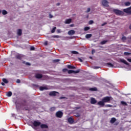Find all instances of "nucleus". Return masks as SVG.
<instances>
[{
  "instance_id": "obj_18",
  "label": "nucleus",
  "mask_w": 131,
  "mask_h": 131,
  "mask_svg": "<svg viewBox=\"0 0 131 131\" xmlns=\"http://www.w3.org/2000/svg\"><path fill=\"white\" fill-rule=\"evenodd\" d=\"M41 128H49V126L47 125V124H42L40 125Z\"/></svg>"
},
{
  "instance_id": "obj_30",
  "label": "nucleus",
  "mask_w": 131,
  "mask_h": 131,
  "mask_svg": "<svg viewBox=\"0 0 131 131\" xmlns=\"http://www.w3.org/2000/svg\"><path fill=\"white\" fill-rule=\"evenodd\" d=\"M56 29H57V28L56 27H54L51 30V33H54V32L56 31Z\"/></svg>"
},
{
  "instance_id": "obj_38",
  "label": "nucleus",
  "mask_w": 131,
  "mask_h": 131,
  "mask_svg": "<svg viewBox=\"0 0 131 131\" xmlns=\"http://www.w3.org/2000/svg\"><path fill=\"white\" fill-rule=\"evenodd\" d=\"M34 50H35V48H34V47H31L30 51H34Z\"/></svg>"
},
{
  "instance_id": "obj_50",
  "label": "nucleus",
  "mask_w": 131,
  "mask_h": 131,
  "mask_svg": "<svg viewBox=\"0 0 131 131\" xmlns=\"http://www.w3.org/2000/svg\"><path fill=\"white\" fill-rule=\"evenodd\" d=\"M78 60L79 61V62H82V59L80 58H78Z\"/></svg>"
},
{
  "instance_id": "obj_16",
  "label": "nucleus",
  "mask_w": 131,
  "mask_h": 131,
  "mask_svg": "<svg viewBox=\"0 0 131 131\" xmlns=\"http://www.w3.org/2000/svg\"><path fill=\"white\" fill-rule=\"evenodd\" d=\"M116 118L113 117L112 118L111 120H110V123H112V124H113V123H114V122H115L116 121Z\"/></svg>"
},
{
  "instance_id": "obj_42",
  "label": "nucleus",
  "mask_w": 131,
  "mask_h": 131,
  "mask_svg": "<svg viewBox=\"0 0 131 131\" xmlns=\"http://www.w3.org/2000/svg\"><path fill=\"white\" fill-rule=\"evenodd\" d=\"M24 109L26 111H30V110L28 107H25Z\"/></svg>"
},
{
  "instance_id": "obj_34",
  "label": "nucleus",
  "mask_w": 131,
  "mask_h": 131,
  "mask_svg": "<svg viewBox=\"0 0 131 131\" xmlns=\"http://www.w3.org/2000/svg\"><path fill=\"white\" fill-rule=\"evenodd\" d=\"M124 55L125 56H129V55H131V53L129 52H124Z\"/></svg>"
},
{
  "instance_id": "obj_39",
  "label": "nucleus",
  "mask_w": 131,
  "mask_h": 131,
  "mask_svg": "<svg viewBox=\"0 0 131 131\" xmlns=\"http://www.w3.org/2000/svg\"><path fill=\"white\" fill-rule=\"evenodd\" d=\"M53 37H54V38H59V35H54Z\"/></svg>"
},
{
  "instance_id": "obj_47",
  "label": "nucleus",
  "mask_w": 131,
  "mask_h": 131,
  "mask_svg": "<svg viewBox=\"0 0 131 131\" xmlns=\"http://www.w3.org/2000/svg\"><path fill=\"white\" fill-rule=\"evenodd\" d=\"M100 68V67H94V69H99Z\"/></svg>"
},
{
  "instance_id": "obj_41",
  "label": "nucleus",
  "mask_w": 131,
  "mask_h": 131,
  "mask_svg": "<svg viewBox=\"0 0 131 131\" xmlns=\"http://www.w3.org/2000/svg\"><path fill=\"white\" fill-rule=\"evenodd\" d=\"M95 53H96V51L95 50V49H93L92 51V55H94V54H95Z\"/></svg>"
},
{
  "instance_id": "obj_32",
  "label": "nucleus",
  "mask_w": 131,
  "mask_h": 131,
  "mask_svg": "<svg viewBox=\"0 0 131 131\" xmlns=\"http://www.w3.org/2000/svg\"><path fill=\"white\" fill-rule=\"evenodd\" d=\"M71 53H72V54H75V55H78V52H77V51H72V52H71Z\"/></svg>"
},
{
  "instance_id": "obj_51",
  "label": "nucleus",
  "mask_w": 131,
  "mask_h": 131,
  "mask_svg": "<svg viewBox=\"0 0 131 131\" xmlns=\"http://www.w3.org/2000/svg\"><path fill=\"white\" fill-rule=\"evenodd\" d=\"M66 97H60V99L62 100V99H66Z\"/></svg>"
},
{
  "instance_id": "obj_6",
  "label": "nucleus",
  "mask_w": 131,
  "mask_h": 131,
  "mask_svg": "<svg viewBox=\"0 0 131 131\" xmlns=\"http://www.w3.org/2000/svg\"><path fill=\"white\" fill-rule=\"evenodd\" d=\"M57 94H59V93L56 91H51L49 93V96L50 97H56Z\"/></svg>"
},
{
  "instance_id": "obj_44",
  "label": "nucleus",
  "mask_w": 131,
  "mask_h": 131,
  "mask_svg": "<svg viewBox=\"0 0 131 131\" xmlns=\"http://www.w3.org/2000/svg\"><path fill=\"white\" fill-rule=\"evenodd\" d=\"M20 82H21V80H20V79H17L16 83H20Z\"/></svg>"
},
{
  "instance_id": "obj_46",
  "label": "nucleus",
  "mask_w": 131,
  "mask_h": 131,
  "mask_svg": "<svg viewBox=\"0 0 131 131\" xmlns=\"http://www.w3.org/2000/svg\"><path fill=\"white\" fill-rule=\"evenodd\" d=\"M91 11V8H89L86 11V13H89Z\"/></svg>"
},
{
  "instance_id": "obj_23",
  "label": "nucleus",
  "mask_w": 131,
  "mask_h": 131,
  "mask_svg": "<svg viewBox=\"0 0 131 131\" xmlns=\"http://www.w3.org/2000/svg\"><path fill=\"white\" fill-rule=\"evenodd\" d=\"M89 90L91 91L92 92H96V91H97V88H90Z\"/></svg>"
},
{
  "instance_id": "obj_29",
  "label": "nucleus",
  "mask_w": 131,
  "mask_h": 131,
  "mask_svg": "<svg viewBox=\"0 0 131 131\" xmlns=\"http://www.w3.org/2000/svg\"><path fill=\"white\" fill-rule=\"evenodd\" d=\"M90 29H91V28H90V27H85L84 28V31H88V30H90Z\"/></svg>"
},
{
  "instance_id": "obj_27",
  "label": "nucleus",
  "mask_w": 131,
  "mask_h": 131,
  "mask_svg": "<svg viewBox=\"0 0 131 131\" xmlns=\"http://www.w3.org/2000/svg\"><path fill=\"white\" fill-rule=\"evenodd\" d=\"M79 72H80V69H78L77 71H73V73L74 74H76L77 73H79Z\"/></svg>"
},
{
  "instance_id": "obj_20",
  "label": "nucleus",
  "mask_w": 131,
  "mask_h": 131,
  "mask_svg": "<svg viewBox=\"0 0 131 131\" xmlns=\"http://www.w3.org/2000/svg\"><path fill=\"white\" fill-rule=\"evenodd\" d=\"M39 90L40 91H45V90H48V88L46 86H40Z\"/></svg>"
},
{
  "instance_id": "obj_14",
  "label": "nucleus",
  "mask_w": 131,
  "mask_h": 131,
  "mask_svg": "<svg viewBox=\"0 0 131 131\" xmlns=\"http://www.w3.org/2000/svg\"><path fill=\"white\" fill-rule=\"evenodd\" d=\"M72 21V19L71 18L67 19L65 20L64 23L65 24H70Z\"/></svg>"
},
{
  "instance_id": "obj_21",
  "label": "nucleus",
  "mask_w": 131,
  "mask_h": 131,
  "mask_svg": "<svg viewBox=\"0 0 131 131\" xmlns=\"http://www.w3.org/2000/svg\"><path fill=\"white\" fill-rule=\"evenodd\" d=\"M55 110H56V107H55V106L51 107L50 108V111L51 112H54V111H55Z\"/></svg>"
},
{
  "instance_id": "obj_26",
  "label": "nucleus",
  "mask_w": 131,
  "mask_h": 131,
  "mask_svg": "<svg viewBox=\"0 0 131 131\" xmlns=\"http://www.w3.org/2000/svg\"><path fill=\"white\" fill-rule=\"evenodd\" d=\"M2 80L4 83H9V81L6 78H3Z\"/></svg>"
},
{
  "instance_id": "obj_24",
  "label": "nucleus",
  "mask_w": 131,
  "mask_h": 131,
  "mask_svg": "<svg viewBox=\"0 0 131 131\" xmlns=\"http://www.w3.org/2000/svg\"><path fill=\"white\" fill-rule=\"evenodd\" d=\"M12 95V92L11 91L8 92L7 94V97H11Z\"/></svg>"
},
{
  "instance_id": "obj_62",
  "label": "nucleus",
  "mask_w": 131,
  "mask_h": 131,
  "mask_svg": "<svg viewBox=\"0 0 131 131\" xmlns=\"http://www.w3.org/2000/svg\"><path fill=\"white\" fill-rule=\"evenodd\" d=\"M77 117H79V115H78V116H77Z\"/></svg>"
},
{
  "instance_id": "obj_63",
  "label": "nucleus",
  "mask_w": 131,
  "mask_h": 131,
  "mask_svg": "<svg viewBox=\"0 0 131 131\" xmlns=\"http://www.w3.org/2000/svg\"><path fill=\"white\" fill-rule=\"evenodd\" d=\"M90 59H93V57H90Z\"/></svg>"
},
{
  "instance_id": "obj_54",
  "label": "nucleus",
  "mask_w": 131,
  "mask_h": 131,
  "mask_svg": "<svg viewBox=\"0 0 131 131\" xmlns=\"http://www.w3.org/2000/svg\"><path fill=\"white\" fill-rule=\"evenodd\" d=\"M121 103H122V104H126V103L125 102H124V101H122V102H121Z\"/></svg>"
},
{
  "instance_id": "obj_10",
  "label": "nucleus",
  "mask_w": 131,
  "mask_h": 131,
  "mask_svg": "<svg viewBox=\"0 0 131 131\" xmlns=\"http://www.w3.org/2000/svg\"><path fill=\"white\" fill-rule=\"evenodd\" d=\"M68 121L70 124H72L74 122V119H73L72 117H70L68 119Z\"/></svg>"
},
{
  "instance_id": "obj_37",
  "label": "nucleus",
  "mask_w": 131,
  "mask_h": 131,
  "mask_svg": "<svg viewBox=\"0 0 131 131\" xmlns=\"http://www.w3.org/2000/svg\"><path fill=\"white\" fill-rule=\"evenodd\" d=\"M93 23H94V20H91L89 22V24H90V25L93 24Z\"/></svg>"
},
{
  "instance_id": "obj_49",
  "label": "nucleus",
  "mask_w": 131,
  "mask_h": 131,
  "mask_svg": "<svg viewBox=\"0 0 131 131\" xmlns=\"http://www.w3.org/2000/svg\"><path fill=\"white\" fill-rule=\"evenodd\" d=\"M127 60H128L130 63H131V58H127Z\"/></svg>"
},
{
  "instance_id": "obj_15",
  "label": "nucleus",
  "mask_w": 131,
  "mask_h": 131,
  "mask_svg": "<svg viewBox=\"0 0 131 131\" xmlns=\"http://www.w3.org/2000/svg\"><path fill=\"white\" fill-rule=\"evenodd\" d=\"M17 34L18 36H21V35H22V30L20 29H18Z\"/></svg>"
},
{
  "instance_id": "obj_4",
  "label": "nucleus",
  "mask_w": 131,
  "mask_h": 131,
  "mask_svg": "<svg viewBox=\"0 0 131 131\" xmlns=\"http://www.w3.org/2000/svg\"><path fill=\"white\" fill-rule=\"evenodd\" d=\"M101 3L103 7H106V8H108V7H109V5H108V4H109V2H108L107 0H102Z\"/></svg>"
},
{
  "instance_id": "obj_8",
  "label": "nucleus",
  "mask_w": 131,
  "mask_h": 131,
  "mask_svg": "<svg viewBox=\"0 0 131 131\" xmlns=\"http://www.w3.org/2000/svg\"><path fill=\"white\" fill-rule=\"evenodd\" d=\"M91 104L92 105H95L97 103V100L95 99V98L92 97L91 98V101H90Z\"/></svg>"
},
{
  "instance_id": "obj_59",
  "label": "nucleus",
  "mask_w": 131,
  "mask_h": 131,
  "mask_svg": "<svg viewBox=\"0 0 131 131\" xmlns=\"http://www.w3.org/2000/svg\"><path fill=\"white\" fill-rule=\"evenodd\" d=\"M70 27H73V24L70 25Z\"/></svg>"
},
{
  "instance_id": "obj_5",
  "label": "nucleus",
  "mask_w": 131,
  "mask_h": 131,
  "mask_svg": "<svg viewBox=\"0 0 131 131\" xmlns=\"http://www.w3.org/2000/svg\"><path fill=\"white\" fill-rule=\"evenodd\" d=\"M123 12H124V13H126V14L131 15V6L128 8L124 9Z\"/></svg>"
},
{
  "instance_id": "obj_57",
  "label": "nucleus",
  "mask_w": 131,
  "mask_h": 131,
  "mask_svg": "<svg viewBox=\"0 0 131 131\" xmlns=\"http://www.w3.org/2000/svg\"><path fill=\"white\" fill-rule=\"evenodd\" d=\"M56 5H57V6H60V3H57V4H56Z\"/></svg>"
},
{
  "instance_id": "obj_11",
  "label": "nucleus",
  "mask_w": 131,
  "mask_h": 131,
  "mask_svg": "<svg viewBox=\"0 0 131 131\" xmlns=\"http://www.w3.org/2000/svg\"><path fill=\"white\" fill-rule=\"evenodd\" d=\"M68 34H69V35H73V34H75V31L71 30L68 32Z\"/></svg>"
},
{
  "instance_id": "obj_1",
  "label": "nucleus",
  "mask_w": 131,
  "mask_h": 131,
  "mask_svg": "<svg viewBox=\"0 0 131 131\" xmlns=\"http://www.w3.org/2000/svg\"><path fill=\"white\" fill-rule=\"evenodd\" d=\"M113 12L117 16H121V15H124V12H123V11H121V10H118V9H114Z\"/></svg>"
},
{
  "instance_id": "obj_43",
  "label": "nucleus",
  "mask_w": 131,
  "mask_h": 131,
  "mask_svg": "<svg viewBox=\"0 0 131 131\" xmlns=\"http://www.w3.org/2000/svg\"><path fill=\"white\" fill-rule=\"evenodd\" d=\"M66 71H68V69H63L62 70V72H66Z\"/></svg>"
},
{
  "instance_id": "obj_25",
  "label": "nucleus",
  "mask_w": 131,
  "mask_h": 131,
  "mask_svg": "<svg viewBox=\"0 0 131 131\" xmlns=\"http://www.w3.org/2000/svg\"><path fill=\"white\" fill-rule=\"evenodd\" d=\"M124 5L126 7H128V6H130V2H125Z\"/></svg>"
},
{
  "instance_id": "obj_31",
  "label": "nucleus",
  "mask_w": 131,
  "mask_h": 131,
  "mask_svg": "<svg viewBox=\"0 0 131 131\" xmlns=\"http://www.w3.org/2000/svg\"><path fill=\"white\" fill-rule=\"evenodd\" d=\"M2 14L3 15H7V14H8V12L6 10H3L2 11Z\"/></svg>"
},
{
  "instance_id": "obj_53",
  "label": "nucleus",
  "mask_w": 131,
  "mask_h": 131,
  "mask_svg": "<svg viewBox=\"0 0 131 131\" xmlns=\"http://www.w3.org/2000/svg\"><path fill=\"white\" fill-rule=\"evenodd\" d=\"M5 82H2L1 84H2V85L4 86V85H5Z\"/></svg>"
},
{
  "instance_id": "obj_36",
  "label": "nucleus",
  "mask_w": 131,
  "mask_h": 131,
  "mask_svg": "<svg viewBox=\"0 0 131 131\" xmlns=\"http://www.w3.org/2000/svg\"><path fill=\"white\" fill-rule=\"evenodd\" d=\"M122 40H123V41H124V40H126V37L125 36H123L121 38Z\"/></svg>"
},
{
  "instance_id": "obj_13",
  "label": "nucleus",
  "mask_w": 131,
  "mask_h": 131,
  "mask_svg": "<svg viewBox=\"0 0 131 131\" xmlns=\"http://www.w3.org/2000/svg\"><path fill=\"white\" fill-rule=\"evenodd\" d=\"M36 78L39 79L40 78H42V75L41 74H37L35 75Z\"/></svg>"
},
{
  "instance_id": "obj_22",
  "label": "nucleus",
  "mask_w": 131,
  "mask_h": 131,
  "mask_svg": "<svg viewBox=\"0 0 131 131\" xmlns=\"http://www.w3.org/2000/svg\"><path fill=\"white\" fill-rule=\"evenodd\" d=\"M92 36V34H88L85 35V38H91V37Z\"/></svg>"
},
{
  "instance_id": "obj_64",
  "label": "nucleus",
  "mask_w": 131,
  "mask_h": 131,
  "mask_svg": "<svg viewBox=\"0 0 131 131\" xmlns=\"http://www.w3.org/2000/svg\"><path fill=\"white\" fill-rule=\"evenodd\" d=\"M107 107H110V105H107Z\"/></svg>"
},
{
  "instance_id": "obj_17",
  "label": "nucleus",
  "mask_w": 131,
  "mask_h": 131,
  "mask_svg": "<svg viewBox=\"0 0 131 131\" xmlns=\"http://www.w3.org/2000/svg\"><path fill=\"white\" fill-rule=\"evenodd\" d=\"M67 68L69 69H76V68L73 66H71V65H70V64H68L67 66Z\"/></svg>"
},
{
  "instance_id": "obj_2",
  "label": "nucleus",
  "mask_w": 131,
  "mask_h": 131,
  "mask_svg": "<svg viewBox=\"0 0 131 131\" xmlns=\"http://www.w3.org/2000/svg\"><path fill=\"white\" fill-rule=\"evenodd\" d=\"M55 116L57 118H62L63 117V112L61 111L57 112L55 114Z\"/></svg>"
},
{
  "instance_id": "obj_12",
  "label": "nucleus",
  "mask_w": 131,
  "mask_h": 131,
  "mask_svg": "<svg viewBox=\"0 0 131 131\" xmlns=\"http://www.w3.org/2000/svg\"><path fill=\"white\" fill-rule=\"evenodd\" d=\"M120 62H121V63H123V64H125V65H129V63L127 62H126V60H124V59H120Z\"/></svg>"
},
{
  "instance_id": "obj_56",
  "label": "nucleus",
  "mask_w": 131,
  "mask_h": 131,
  "mask_svg": "<svg viewBox=\"0 0 131 131\" xmlns=\"http://www.w3.org/2000/svg\"><path fill=\"white\" fill-rule=\"evenodd\" d=\"M76 109H80V107H76Z\"/></svg>"
},
{
  "instance_id": "obj_45",
  "label": "nucleus",
  "mask_w": 131,
  "mask_h": 131,
  "mask_svg": "<svg viewBox=\"0 0 131 131\" xmlns=\"http://www.w3.org/2000/svg\"><path fill=\"white\" fill-rule=\"evenodd\" d=\"M26 65H27L28 66H31V64L29 62H26Z\"/></svg>"
},
{
  "instance_id": "obj_61",
  "label": "nucleus",
  "mask_w": 131,
  "mask_h": 131,
  "mask_svg": "<svg viewBox=\"0 0 131 131\" xmlns=\"http://www.w3.org/2000/svg\"><path fill=\"white\" fill-rule=\"evenodd\" d=\"M23 102H24V103H26V100H24L23 101Z\"/></svg>"
},
{
  "instance_id": "obj_58",
  "label": "nucleus",
  "mask_w": 131,
  "mask_h": 131,
  "mask_svg": "<svg viewBox=\"0 0 131 131\" xmlns=\"http://www.w3.org/2000/svg\"><path fill=\"white\" fill-rule=\"evenodd\" d=\"M50 18H53V16H52V15L50 14Z\"/></svg>"
},
{
  "instance_id": "obj_35",
  "label": "nucleus",
  "mask_w": 131,
  "mask_h": 131,
  "mask_svg": "<svg viewBox=\"0 0 131 131\" xmlns=\"http://www.w3.org/2000/svg\"><path fill=\"white\" fill-rule=\"evenodd\" d=\"M68 73L69 74H71L72 73H73V70H69L68 71Z\"/></svg>"
},
{
  "instance_id": "obj_19",
  "label": "nucleus",
  "mask_w": 131,
  "mask_h": 131,
  "mask_svg": "<svg viewBox=\"0 0 131 131\" xmlns=\"http://www.w3.org/2000/svg\"><path fill=\"white\" fill-rule=\"evenodd\" d=\"M106 65H107V67H112V68L114 67V65L113 64L111 63V62L107 63Z\"/></svg>"
},
{
  "instance_id": "obj_52",
  "label": "nucleus",
  "mask_w": 131,
  "mask_h": 131,
  "mask_svg": "<svg viewBox=\"0 0 131 131\" xmlns=\"http://www.w3.org/2000/svg\"><path fill=\"white\" fill-rule=\"evenodd\" d=\"M45 46H48V42L47 41L45 42Z\"/></svg>"
},
{
  "instance_id": "obj_60",
  "label": "nucleus",
  "mask_w": 131,
  "mask_h": 131,
  "mask_svg": "<svg viewBox=\"0 0 131 131\" xmlns=\"http://www.w3.org/2000/svg\"><path fill=\"white\" fill-rule=\"evenodd\" d=\"M118 124V123H116L115 124V125H117Z\"/></svg>"
},
{
  "instance_id": "obj_48",
  "label": "nucleus",
  "mask_w": 131,
  "mask_h": 131,
  "mask_svg": "<svg viewBox=\"0 0 131 131\" xmlns=\"http://www.w3.org/2000/svg\"><path fill=\"white\" fill-rule=\"evenodd\" d=\"M106 24H107V23H104L101 25V26H105V25H106Z\"/></svg>"
},
{
  "instance_id": "obj_55",
  "label": "nucleus",
  "mask_w": 131,
  "mask_h": 131,
  "mask_svg": "<svg viewBox=\"0 0 131 131\" xmlns=\"http://www.w3.org/2000/svg\"><path fill=\"white\" fill-rule=\"evenodd\" d=\"M23 64H26V62L25 61H23Z\"/></svg>"
},
{
  "instance_id": "obj_28",
  "label": "nucleus",
  "mask_w": 131,
  "mask_h": 131,
  "mask_svg": "<svg viewBox=\"0 0 131 131\" xmlns=\"http://www.w3.org/2000/svg\"><path fill=\"white\" fill-rule=\"evenodd\" d=\"M15 58H16V59H18V60H21V55H16V56H15Z\"/></svg>"
},
{
  "instance_id": "obj_3",
  "label": "nucleus",
  "mask_w": 131,
  "mask_h": 131,
  "mask_svg": "<svg viewBox=\"0 0 131 131\" xmlns=\"http://www.w3.org/2000/svg\"><path fill=\"white\" fill-rule=\"evenodd\" d=\"M102 100L104 103H109V102H110V101L111 100V98H110V97L109 96H106L102 98Z\"/></svg>"
},
{
  "instance_id": "obj_9",
  "label": "nucleus",
  "mask_w": 131,
  "mask_h": 131,
  "mask_svg": "<svg viewBox=\"0 0 131 131\" xmlns=\"http://www.w3.org/2000/svg\"><path fill=\"white\" fill-rule=\"evenodd\" d=\"M97 105H99L101 107H104L105 106V103L103 102V100L97 102Z\"/></svg>"
},
{
  "instance_id": "obj_7",
  "label": "nucleus",
  "mask_w": 131,
  "mask_h": 131,
  "mask_svg": "<svg viewBox=\"0 0 131 131\" xmlns=\"http://www.w3.org/2000/svg\"><path fill=\"white\" fill-rule=\"evenodd\" d=\"M41 124V123H40V122H38L37 121H34L33 123V125L36 127L37 126H39Z\"/></svg>"
},
{
  "instance_id": "obj_40",
  "label": "nucleus",
  "mask_w": 131,
  "mask_h": 131,
  "mask_svg": "<svg viewBox=\"0 0 131 131\" xmlns=\"http://www.w3.org/2000/svg\"><path fill=\"white\" fill-rule=\"evenodd\" d=\"M60 59H55L53 60V62H55V63H57V62H59Z\"/></svg>"
},
{
  "instance_id": "obj_33",
  "label": "nucleus",
  "mask_w": 131,
  "mask_h": 131,
  "mask_svg": "<svg viewBox=\"0 0 131 131\" xmlns=\"http://www.w3.org/2000/svg\"><path fill=\"white\" fill-rule=\"evenodd\" d=\"M107 41L108 40H103L100 42V43L101 45H105Z\"/></svg>"
}]
</instances>
